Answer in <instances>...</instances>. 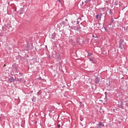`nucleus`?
I'll return each mask as SVG.
<instances>
[{
	"label": "nucleus",
	"mask_w": 128,
	"mask_h": 128,
	"mask_svg": "<svg viewBox=\"0 0 128 128\" xmlns=\"http://www.w3.org/2000/svg\"><path fill=\"white\" fill-rule=\"evenodd\" d=\"M102 14L100 13V14L96 16V18L98 20H102Z\"/></svg>",
	"instance_id": "f257e3e1"
},
{
	"label": "nucleus",
	"mask_w": 128,
	"mask_h": 128,
	"mask_svg": "<svg viewBox=\"0 0 128 128\" xmlns=\"http://www.w3.org/2000/svg\"><path fill=\"white\" fill-rule=\"evenodd\" d=\"M54 110H56V108L54 106H50L48 108V112H54Z\"/></svg>",
	"instance_id": "f03ea898"
},
{
	"label": "nucleus",
	"mask_w": 128,
	"mask_h": 128,
	"mask_svg": "<svg viewBox=\"0 0 128 128\" xmlns=\"http://www.w3.org/2000/svg\"><path fill=\"white\" fill-rule=\"evenodd\" d=\"M89 56V60L90 62H92V64H94L96 62V60H94V58L92 57H90V55H88Z\"/></svg>",
	"instance_id": "7ed1b4c3"
},
{
	"label": "nucleus",
	"mask_w": 128,
	"mask_h": 128,
	"mask_svg": "<svg viewBox=\"0 0 128 128\" xmlns=\"http://www.w3.org/2000/svg\"><path fill=\"white\" fill-rule=\"evenodd\" d=\"M94 82H95V84H98V82H100V78H95V80H94Z\"/></svg>",
	"instance_id": "20e7f679"
},
{
	"label": "nucleus",
	"mask_w": 128,
	"mask_h": 128,
	"mask_svg": "<svg viewBox=\"0 0 128 128\" xmlns=\"http://www.w3.org/2000/svg\"><path fill=\"white\" fill-rule=\"evenodd\" d=\"M24 12V8H21L20 10L18 11V12H20V14H22V12Z\"/></svg>",
	"instance_id": "39448f33"
},
{
	"label": "nucleus",
	"mask_w": 128,
	"mask_h": 128,
	"mask_svg": "<svg viewBox=\"0 0 128 128\" xmlns=\"http://www.w3.org/2000/svg\"><path fill=\"white\" fill-rule=\"evenodd\" d=\"M14 81V77H12L11 78H10L8 79V82H12Z\"/></svg>",
	"instance_id": "423d86ee"
},
{
	"label": "nucleus",
	"mask_w": 128,
	"mask_h": 128,
	"mask_svg": "<svg viewBox=\"0 0 128 128\" xmlns=\"http://www.w3.org/2000/svg\"><path fill=\"white\" fill-rule=\"evenodd\" d=\"M98 127H100V126H104V124H103L102 122H100V123L98 124Z\"/></svg>",
	"instance_id": "0eeeda50"
},
{
	"label": "nucleus",
	"mask_w": 128,
	"mask_h": 128,
	"mask_svg": "<svg viewBox=\"0 0 128 128\" xmlns=\"http://www.w3.org/2000/svg\"><path fill=\"white\" fill-rule=\"evenodd\" d=\"M122 23L120 22H118V26H122Z\"/></svg>",
	"instance_id": "6e6552de"
},
{
	"label": "nucleus",
	"mask_w": 128,
	"mask_h": 128,
	"mask_svg": "<svg viewBox=\"0 0 128 128\" xmlns=\"http://www.w3.org/2000/svg\"><path fill=\"white\" fill-rule=\"evenodd\" d=\"M56 38V34H52L51 36V38H52L53 40H54V38Z\"/></svg>",
	"instance_id": "1a4fd4ad"
},
{
	"label": "nucleus",
	"mask_w": 128,
	"mask_h": 128,
	"mask_svg": "<svg viewBox=\"0 0 128 128\" xmlns=\"http://www.w3.org/2000/svg\"><path fill=\"white\" fill-rule=\"evenodd\" d=\"M80 29L81 28L80 26H78L76 30H78V32H80L82 30Z\"/></svg>",
	"instance_id": "9d476101"
},
{
	"label": "nucleus",
	"mask_w": 128,
	"mask_h": 128,
	"mask_svg": "<svg viewBox=\"0 0 128 128\" xmlns=\"http://www.w3.org/2000/svg\"><path fill=\"white\" fill-rule=\"evenodd\" d=\"M109 14L110 16H112V9L110 10Z\"/></svg>",
	"instance_id": "9b49d317"
},
{
	"label": "nucleus",
	"mask_w": 128,
	"mask_h": 128,
	"mask_svg": "<svg viewBox=\"0 0 128 128\" xmlns=\"http://www.w3.org/2000/svg\"><path fill=\"white\" fill-rule=\"evenodd\" d=\"M78 26H73L72 27V28L73 29V30H78Z\"/></svg>",
	"instance_id": "f8f14e48"
},
{
	"label": "nucleus",
	"mask_w": 128,
	"mask_h": 128,
	"mask_svg": "<svg viewBox=\"0 0 128 128\" xmlns=\"http://www.w3.org/2000/svg\"><path fill=\"white\" fill-rule=\"evenodd\" d=\"M92 0H86L84 1L85 4H88Z\"/></svg>",
	"instance_id": "ddd939ff"
},
{
	"label": "nucleus",
	"mask_w": 128,
	"mask_h": 128,
	"mask_svg": "<svg viewBox=\"0 0 128 128\" xmlns=\"http://www.w3.org/2000/svg\"><path fill=\"white\" fill-rule=\"evenodd\" d=\"M122 42H123L122 40H120V46H119L120 47V46H122Z\"/></svg>",
	"instance_id": "4468645a"
},
{
	"label": "nucleus",
	"mask_w": 128,
	"mask_h": 128,
	"mask_svg": "<svg viewBox=\"0 0 128 128\" xmlns=\"http://www.w3.org/2000/svg\"><path fill=\"white\" fill-rule=\"evenodd\" d=\"M92 38H97L96 34H95V35L93 34Z\"/></svg>",
	"instance_id": "2eb2a0df"
},
{
	"label": "nucleus",
	"mask_w": 128,
	"mask_h": 128,
	"mask_svg": "<svg viewBox=\"0 0 128 128\" xmlns=\"http://www.w3.org/2000/svg\"><path fill=\"white\" fill-rule=\"evenodd\" d=\"M100 10H102L103 12H104V8H100Z\"/></svg>",
	"instance_id": "dca6fc26"
},
{
	"label": "nucleus",
	"mask_w": 128,
	"mask_h": 128,
	"mask_svg": "<svg viewBox=\"0 0 128 128\" xmlns=\"http://www.w3.org/2000/svg\"><path fill=\"white\" fill-rule=\"evenodd\" d=\"M58 128H60V124H58Z\"/></svg>",
	"instance_id": "f3484780"
},
{
	"label": "nucleus",
	"mask_w": 128,
	"mask_h": 128,
	"mask_svg": "<svg viewBox=\"0 0 128 128\" xmlns=\"http://www.w3.org/2000/svg\"><path fill=\"white\" fill-rule=\"evenodd\" d=\"M126 106H128V103H126Z\"/></svg>",
	"instance_id": "a211bd4d"
},
{
	"label": "nucleus",
	"mask_w": 128,
	"mask_h": 128,
	"mask_svg": "<svg viewBox=\"0 0 128 128\" xmlns=\"http://www.w3.org/2000/svg\"><path fill=\"white\" fill-rule=\"evenodd\" d=\"M34 100H36V98H32V100L34 101Z\"/></svg>",
	"instance_id": "6ab92c4d"
},
{
	"label": "nucleus",
	"mask_w": 128,
	"mask_h": 128,
	"mask_svg": "<svg viewBox=\"0 0 128 128\" xmlns=\"http://www.w3.org/2000/svg\"><path fill=\"white\" fill-rule=\"evenodd\" d=\"M81 106H84V104L80 105Z\"/></svg>",
	"instance_id": "aec40b11"
},
{
	"label": "nucleus",
	"mask_w": 128,
	"mask_h": 128,
	"mask_svg": "<svg viewBox=\"0 0 128 128\" xmlns=\"http://www.w3.org/2000/svg\"><path fill=\"white\" fill-rule=\"evenodd\" d=\"M66 22H68V19L65 20Z\"/></svg>",
	"instance_id": "412c9836"
},
{
	"label": "nucleus",
	"mask_w": 128,
	"mask_h": 128,
	"mask_svg": "<svg viewBox=\"0 0 128 128\" xmlns=\"http://www.w3.org/2000/svg\"><path fill=\"white\" fill-rule=\"evenodd\" d=\"M80 104H82V102H80Z\"/></svg>",
	"instance_id": "4be33fe9"
},
{
	"label": "nucleus",
	"mask_w": 128,
	"mask_h": 128,
	"mask_svg": "<svg viewBox=\"0 0 128 128\" xmlns=\"http://www.w3.org/2000/svg\"><path fill=\"white\" fill-rule=\"evenodd\" d=\"M8 4H9V5H10V2H8Z\"/></svg>",
	"instance_id": "5701e85b"
},
{
	"label": "nucleus",
	"mask_w": 128,
	"mask_h": 128,
	"mask_svg": "<svg viewBox=\"0 0 128 128\" xmlns=\"http://www.w3.org/2000/svg\"><path fill=\"white\" fill-rule=\"evenodd\" d=\"M112 22L114 21L113 19H112Z\"/></svg>",
	"instance_id": "b1692460"
},
{
	"label": "nucleus",
	"mask_w": 128,
	"mask_h": 128,
	"mask_svg": "<svg viewBox=\"0 0 128 128\" xmlns=\"http://www.w3.org/2000/svg\"><path fill=\"white\" fill-rule=\"evenodd\" d=\"M58 0V2H60V0Z\"/></svg>",
	"instance_id": "393cba45"
},
{
	"label": "nucleus",
	"mask_w": 128,
	"mask_h": 128,
	"mask_svg": "<svg viewBox=\"0 0 128 128\" xmlns=\"http://www.w3.org/2000/svg\"><path fill=\"white\" fill-rule=\"evenodd\" d=\"M77 24H78V22H77Z\"/></svg>",
	"instance_id": "a878e982"
}]
</instances>
